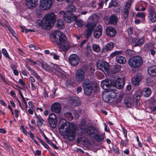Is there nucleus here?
Instances as JSON below:
<instances>
[{
	"instance_id": "obj_1",
	"label": "nucleus",
	"mask_w": 156,
	"mask_h": 156,
	"mask_svg": "<svg viewBox=\"0 0 156 156\" xmlns=\"http://www.w3.org/2000/svg\"><path fill=\"white\" fill-rule=\"evenodd\" d=\"M75 127V124L62 119L60 122L59 132L61 136L66 137L69 141H73L75 138L76 129Z\"/></svg>"
},
{
	"instance_id": "obj_2",
	"label": "nucleus",
	"mask_w": 156,
	"mask_h": 156,
	"mask_svg": "<svg viewBox=\"0 0 156 156\" xmlns=\"http://www.w3.org/2000/svg\"><path fill=\"white\" fill-rule=\"evenodd\" d=\"M51 41L57 44L59 48L65 51L69 48V42L67 41L66 37L62 33L55 31L52 34L51 38Z\"/></svg>"
},
{
	"instance_id": "obj_3",
	"label": "nucleus",
	"mask_w": 156,
	"mask_h": 156,
	"mask_svg": "<svg viewBox=\"0 0 156 156\" xmlns=\"http://www.w3.org/2000/svg\"><path fill=\"white\" fill-rule=\"evenodd\" d=\"M110 83V81H102L101 84V87L107 92L110 93L108 94L103 95L102 98L104 101L108 103H111L114 101L117 97L118 92L116 90H114V87L108 86Z\"/></svg>"
},
{
	"instance_id": "obj_4",
	"label": "nucleus",
	"mask_w": 156,
	"mask_h": 156,
	"mask_svg": "<svg viewBox=\"0 0 156 156\" xmlns=\"http://www.w3.org/2000/svg\"><path fill=\"white\" fill-rule=\"evenodd\" d=\"M55 21V14L53 12H50L46 15L42 20L39 23V27L45 29L47 27H52Z\"/></svg>"
},
{
	"instance_id": "obj_5",
	"label": "nucleus",
	"mask_w": 156,
	"mask_h": 156,
	"mask_svg": "<svg viewBox=\"0 0 156 156\" xmlns=\"http://www.w3.org/2000/svg\"><path fill=\"white\" fill-rule=\"evenodd\" d=\"M143 62V58L139 56H135L132 57L128 61L129 65L134 68L140 67L142 65Z\"/></svg>"
},
{
	"instance_id": "obj_6",
	"label": "nucleus",
	"mask_w": 156,
	"mask_h": 156,
	"mask_svg": "<svg viewBox=\"0 0 156 156\" xmlns=\"http://www.w3.org/2000/svg\"><path fill=\"white\" fill-rule=\"evenodd\" d=\"M110 81V83L108 85L109 87H110V86H113L114 88V90H116L115 89V87L118 89H120L122 88L124 86V79L122 77V78L118 77L117 79L115 80V81L112 82L111 80L107 79L105 80H103L102 81H106L108 82V81Z\"/></svg>"
},
{
	"instance_id": "obj_7",
	"label": "nucleus",
	"mask_w": 156,
	"mask_h": 156,
	"mask_svg": "<svg viewBox=\"0 0 156 156\" xmlns=\"http://www.w3.org/2000/svg\"><path fill=\"white\" fill-rule=\"evenodd\" d=\"M61 17H63L64 20L67 23H71L74 20V17L72 15L71 13H69L68 12L61 11L59 13Z\"/></svg>"
},
{
	"instance_id": "obj_8",
	"label": "nucleus",
	"mask_w": 156,
	"mask_h": 156,
	"mask_svg": "<svg viewBox=\"0 0 156 156\" xmlns=\"http://www.w3.org/2000/svg\"><path fill=\"white\" fill-rule=\"evenodd\" d=\"M40 7L43 10L49 9L52 6V0H40Z\"/></svg>"
},
{
	"instance_id": "obj_9",
	"label": "nucleus",
	"mask_w": 156,
	"mask_h": 156,
	"mask_svg": "<svg viewBox=\"0 0 156 156\" xmlns=\"http://www.w3.org/2000/svg\"><path fill=\"white\" fill-rule=\"evenodd\" d=\"M97 66L99 69L102 71L105 74L109 72V66L108 63L105 62H101L97 63Z\"/></svg>"
},
{
	"instance_id": "obj_10",
	"label": "nucleus",
	"mask_w": 156,
	"mask_h": 156,
	"mask_svg": "<svg viewBox=\"0 0 156 156\" xmlns=\"http://www.w3.org/2000/svg\"><path fill=\"white\" fill-rule=\"evenodd\" d=\"M131 4V1L128 0L127 1L125 5V7L123 9V11L122 13V15L125 19L128 17L129 11L130 8Z\"/></svg>"
},
{
	"instance_id": "obj_11",
	"label": "nucleus",
	"mask_w": 156,
	"mask_h": 156,
	"mask_svg": "<svg viewBox=\"0 0 156 156\" xmlns=\"http://www.w3.org/2000/svg\"><path fill=\"white\" fill-rule=\"evenodd\" d=\"M149 14L148 18L149 20L152 23H154L156 22V14L154 8L150 6L148 9Z\"/></svg>"
},
{
	"instance_id": "obj_12",
	"label": "nucleus",
	"mask_w": 156,
	"mask_h": 156,
	"mask_svg": "<svg viewBox=\"0 0 156 156\" xmlns=\"http://www.w3.org/2000/svg\"><path fill=\"white\" fill-rule=\"evenodd\" d=\"M85 73L84 71L81 69H78L76 71L75 78L76 80L78 82H81L84 79Z\"/></svg>"
},
{
	"instance_id": "obj_13",
	"label": "nucleus",
	"mask_w": 156,
	"mask_h": 156,
	"mask_svg": "<svg viewBox=\"0 0 156 156\" xmlns=\"http://www.w3.org/2000/svg\"><path fill=\"white\" fill-rule=\"evenodd\" d=\"M69 61L70 64L72 66H77L80 62L79 58L75 54H71L69 58Z\"/></svg>"
},
{
	"instance_id": "obj_14",
	"label": "nucleus",
	"mask_w": 156,
	"mask_h": 156,
	"mask_svg": "<svg viewBox=\"0 0 156 156\" xmlns=\"http://www.w3.org/2000/svg\"><path fill=\"white\" fill-rule=\"evenodd\" d=\"M48 121L49 125L52 128H55L57 121V117L55 114L51 113L49 115L48 118Z\"/></svg>"
},
{
	"instance_id": "obj_15",
	"label": "nucleus",
	"mask_w": 156,
	"mask_h": 156,
	"mask_svg": "<svg viewBox=\"0 0 156 156\" xmlns=\"http://www.w3.org/2000/svg\"><path fill=\"white\" fill-rule=\"evenodd\" d=\"M95 26V24L93 23H88L86 25V37L88 38L91 35Z\"/></svg>"
},
{
	"instance_id": "obj_16",
	"label": "nucleus",
	"mask_w": 156,
	"mask_h": 156,
	"mask_svg": "<svg viewBox=\"0 0 156 156\" xmlns=\"http://www.w3.org/2000/svg\"><path fill=\"white\" fill-rule=\"evenodd\" d=\"M38 65L46 71L48 72L53 71V69L51 65H49L48 64L43 63L41 61L38 62Z\"/></svg>"
},
{
	"instance_id": "obj_17",
	"label": "nucleus",
	"mask_w": 156,
	"mask_h": 156,
	"mask_svg": "<svg viewBox=\"0 0 156 156\" xmlns=\"http://www.w3.org/2000/svg\"><path fill=\"white\" fill-rule=\"evenodd\" d=\"M51 109L52 112L59 114L61 111V105L58 102L54 103L51 105Z\"/></svg>"
},
{
	"instance_id": "obj_18",
	"label": "nucleus",
	"mask_w": 156,
	"mask_h": 156,
	"mask_svg": "<svg viewBox=\"0 0 156 156\" xmlns=\"http://www.w3.org/2000/svg\"><path fill=\"white\" fill-rule=\"evenodd\" d=\"M102 27L101 25H98L96 28L94 32V36L96 38H99L102 34Z\"/></svg>"
},
{
	"instance_id": "obj_19",
	"label": "nucleus",
	"mask_w": 156,
	"mask_h": 156,
	"mask_svg": "<svg viewBox=\"0 0 156 156\" xmlns=\"http://www.w3.org/2000/svg\"><path fill=\"white\" fill-rule=\"evenodd\" d=\"M132 43L134 44V46H142L144 42V38H141L138 39L136 38H133L132 40Z\"/></svg>"
},
{
	"instance_id": "obj_20",
	"label": "nucleus",
	"mask_w": 156,
	"mask_h": 156,
	"mask_svg": "<svg viewBox=\"0 0 156 156\" xmlns=\"http://www.w3.org/2000/svg\"><path fill=\"white\" fill-rule=\"evenodd\" d=\"M106 33L108 36L113 37L116 34V31L114 27H109L106 28Z\"/></svg>"
},
{
	"instance_id": "obj_21",
	"label": "nucleus",
	"mask_w": 156,
	"mask_h": 156,
	"mask_svg": "<svg viewBox=\"0 0 156 156\" xmlns=\"http://www.w3.org/2000/svg\"><path fill=\"white\" fill-rule=\"evenodd\" d=\"M38 3V0H26L25 4L29 8L35 7Z\"/></svg>"
},
{
	"instance_id": "obj_22",
	"label": "nucleus",
	"mask_w": 156,
	"mask_h": 156,
	"mask_svg": "<svg viewBox=\"0 0 156 156\" xmlns=\"http://www.w3.org/2000/svg\"><path fill=\"white\" fill-rule=\"evenodd\" d=\"M96 131V128L91 126L88 127L86 129L87 133L90 136H93Z\"/></svg>"
},
{
	"instance_id": "obj_23",
	"label": "nucleus",
	"mask_w": 156,
	"mask_h": 156,
	"mask_svg": "<svg viewBox=\"0 0 156 156\" xmlns=\"http://www.w3.org/2000/svg\"><path fill=\"white\" fill-rule=\"evenodd\" d=\"M141 80L140 76L139 75H136L132 78L131 82L133 85L137 86L139 85Z\"/></svg>"
},
{
	"instance_id": "obj_24",
	"label": "nucleus",
	"mask_w": 156,
	"mask_h": 156,
	"mask_svg": "<svg viewBox=\"0 0 156 156\" xmlns=\"http://www.w3.org/2000/svg\"><path fill=\"white\" fill-rule=\"evenodd\" d=\"M70 103L73 106H76L80 104L79 98L77 97H73L71 98Z\"/></svg>"
},
{
	"instance_id": "obj_25",
	"label": "nucleus",
	"mask_w": 156,
	"mask_h": 156,
	"mask_svg": "<svg viewBox=\"0 0 156 156\" xmlns=\"http://www.w3.org/2000/svg\"><path fill=\"white\" fill-rule=\"evenodd\" d=\"M148 73L152 76H156V66L148 68L147 69Z\"/></svg>"
},
{
	"instance_id": "obj_26",
	"label": "nucleus",
	"mask_w": 156,
	"mask_h": 156,
	"mask_svg": "<svg viewBox=\"0 0 156 156\" xmlns=\"http://www.w3.org/2000/svg\"><path fill=\"white\" fill-rule=\"evenodd\" d=\"M124 104L128 108H130L133 105V100L129 98H126L124 99Z\"/></svg>"
},
{
	"instance_id": "obj_27",
	"label": "nucleus",
	"mask_w": 156,
	"mask_h": 156,
	"mask_svg": "<svg viewBox=\"0 0 156 156\" xmlns=\"http://www.w3.org/2000/svg\"><path fill=\"white\" fill-rule=\"evenodd\" d=\"M83 81L82 86L83 88L92 86V83L88 78H86Z\"/></svg>"
},
{
	"instance_id": "obj_28",
	"label": "nucleus",
	"mask_w": 156,
	"mask_h": 156,
	"mask_svg": "<svg viewBox=\"0 0 156 156\" xmlns=\"http://www.w3.org/2000/svg\"><path fill=\"white\" fill-rule=\"evenodd\" d=\"M116 62L120 64H124L126 62L125 58L121 55H118L115 57Z\"/></svg>"
},
{
	"instance_id": "obj_29",
	"label": "nucleus",
	"mask_w": 156,
	"mask_h": 156,
	"mask_svg": "<svg viewBox=\"0 0 156 156\" xmlns=\"http://www.w3.org/2000/svg\"><path fill=\"white\" fill-rule=\"evenodd\" d=\"M118 18L115 15H112L111 16L109 19V22L113 24H115L117 23Z\"/></svg>"
},
{
	"instance_id": "obj_30",
	"label": "nucleus",
	"mask_w": 156,
	"mask_h": 156,
	"mask_svg": "<svg viewBox=\"0 0 156 156\" xmlns=\"http://www.w3.org/2000/svg\"><path fill=\"white\" fill-rule=\"evenodd\" d=\"M104 136L102 134H96L94 135V138L98 142L102 141L104 139Z\"/></svg>"
},
{
	"instance_id": "obj_31",
	"label": "nucleus",
	"mask_w": 156,
	"mask_h": 156,
	"mask_svg": "<svg viewBox=\"0 0 156 156\" xmlns=\"http://www.w3.org/2000/svg\"><path fill=\"white\" fill-rule=\"evenodd\" d=\"M57 27L60 29H63L65 27L64 22L60 19H58L57 21Z\"/></svg>"
},
{
	"instance_id": "obj_32",
	"label": "nucleus",
	"mask_w": 156,
	"mask_h": 156,
	"mask_svg": "<svg viewBox=\"0 0 156 156\" xmlns=\"http://www.w3.org/2000/svg\"><path fill=\"white\" fill-rule=\"evenodd\" d=\"M113 46L114 44L112 42H111L108 44L104 47V51L105 52L111 50L113 48Z\"/></svg>"
},
{
	"instance_id": "obj_33",
	"label": "nucleus",
	"mask_w": 156,
	"mask_h": 156,
	"mask_svg": "<svg viewBox=\"0 0 156 156\" xmlns=\"http://www.w3.org/2000/svg\"><path fill=\"white\" fill-rule=\"evenodd\" d=\"M68 10L66 12H68L69 13H71L75 12L76 10V7L72 4H69L68 6Z\"/></svg>"
},
{
	"instance_id": "obj_34",
	"label": "nucleus",
	"mask_w": 156,
	"mask_h": 156,
	"mask_svg": "<svg viewBox=\"0 0 156 156\" xmlns=\"http://www.w3.org/2000/svg\"><path fill=\"white\" fill-rule=\"evenodd\" d=\"M83 90L85 94L87 96H89L91 94L93 89L92 87H83Z\"/></svg>"
},
{
	"instance_id": "obj_35",
	"label": "nucleus",
	"mask_w": 156,
	"mask_h": 156,
	"mask_svg": "<svg viewBox=\"0 0 156 156\" xmlns=\"http://www.w3.org/2000/svg\"><path fill=\"white\" fill-rule=\"evenodd\" d=\"M36 117L37 119V124L38 126H41L43 125V122L44 120L41 117V116L37 115Z\"/></svg>"
},
{
	"instance_id": "obj_36",
	"label": "nucleus",
	"mask_w": 156,
	"mask_h": 156,
	"mask_svg": "<svg viewBox=\"0 0 156 156\" xmlns=\"http://www.w3.org/2000/svg\"><path fill=\"white\" fill-rule=\"evenodd\" d=\"M65 117L69 121H71L73 119V117L71 113L66 112L64 114Z\"/></svg>"
},
{
	"instance_id": "obj_37",
	"label": "nucleus",
	"mask_w": 156,
	"mask_h": 156,
	"mask_svg": "<svg viewBox=\"0 0 156 156\" xmlns=\"http://www.w3.org/2000/svg\"><path fill=\"white\" fill-rule=\"evenodd\" d=\"M144 95L146 97H149L151 94V89L148 87L145 88L144 90Z\"/></svg>"
},
{
	"instance_id": "obj_38",
	"label": "nucleus",
	"mask_w": 156,
	"mask_h": 156,
	"mask_svg": "<svg viewBox=\"0 0 156 156\" xmlns=\"http://www.w3.org/2000/svg\"><path fill=\"white\" fill-rule=\"evenodd\" d=\"M122 52H123L122 51H116L112 53L110 55V56L112 58H113L117 55H119L122 54Z\"/></svg>"
},
{
	"instance_id": "obj_39",
	"label": "nucleus",
	"mask_w": 156,
	"mask_h": 156,
	"mask_svg": "<svg viewBox=\"0 0 156 156\" xmlns=\"http://www.w3.org/2000/svg\"><path fill=\"white\" fill-rule=\"evenodd\" d=\"M125 53L126 55L130 56H132L134 54L135 51L133 50L129 49L125 51Z\"/></svg>"
},
{
	"instance_id": "obj_40",
	"label": "nucleus",
	"mask_w": 156,
	"mask_h": 156,
	"mask_svg": "<svg viewBox=\"0 0 156 156\" xmlns=\"http://www.w3.org/2000/svg\"><path fill=\"white\" fill-rule=\"evenodd\" d=\"M93 50L96 52H99L101 50L99 46L97 44H93L92 45Z\"/></svg>"
},
{
	"instance_id": "obj_41",
	"label": "nucleus",
	"mask_w": 156,
	"mask_h": 156,
	"mask_svg": "<svg viewBox=\"0 0 156 156\" xmlns=\"http://www.w3.org/2000/svg\"><path fill=\"white\" fill-rule=\"evenodd\" d=\"M118 5L117 1L115 0H112L109 4V8H111L112 7H115Z\"/></svg>"
},
{
	"instance_id": "obj_42",
	"label": "nucleus",
	"mask_w": 156,
	"mask_h": 156,
	"mask_svg": "<svg viewBox=\"0 0 156 156\" xmlns=\"http://www.w3.org/2000/svg\"><path fill=\"white\" fill-rule=\"evenodd\" d=\"M152 45L151 43H149L146 44L144 46V49L146 50H149L152 48Z\"/></svg>"
},
{
	"instance_id": "obj_43",
	"label": "nucleus",
	"mask_w": 156,
	"mask_h": 156,
	"mask_svg": "<svg viewBox=\"0 0 156 156\" xmlns=\"http://www.w3.org/2000/svg\"><path fill=\"white\" fill-rule=\"evenodd\" d=\"M121 7L120 5H117L113 8V10L115 12L120 13V9Z\"/></svg>"
},
{
	"instance_id": "obj_44",
	"label": "nucleus",
	"mask_w": 156,
	"mask_h": 156,
	"mask_svg": "<svg viewBox=\"0 0 156 156\" xmlns=\"http://www.w3.org/2000/svg\"><path fill=\"white\" fill-rule=\"evenodd\" d=\"M75 21L76 24L79 27H81L83 25L84 23L82 20H76Z\"/></svg>"
},
{
	"instance_id": "obj_45",
	"label": "nucleus",
	"mask_w": 156,
	"mask_h": 156,
	"mask_svg": "<svg viewBox=\"0 0 156 156\" xmlns=\"http://www.w3.org/2000/svg\"><path fill=\"white\" fill-rule=\"evenodd\" d=\"M2 52L3 54L7 58H9L10 59H11L10 57L9 56V55L7 51L6 50L5 48L2 49Z\"/></svg>"
},
{
	"instance_id": "obj_46",
	"label": "nucleus",
	"mask_w": 156,
	"mask_h": 156,
	"mask_svg": "<svg viewBox=\"0 0 156 156\" xmlns=\"http://www.w3.org/2000/svg\"><path fill=\"white\" fill-rule=\"evenodd\" d=\"M129 140L128 139H125L124 140H122L121 142V144L123 147H126L128 143Z\"/></svg>"
},
{
	"instance_id": "obj_47",
	"label": "nucleus",
	"mask_w": 156,
	"mask_h": 156,
	"mask_svg": "<svg viewBox=\"0 0 156 156\" xmlns=\"http://www.w3.org/2000/svg\"><path fill=\"white\" fill-rule=\"evenodd\" d=\"M136 16L137 17H140L142 18H144L145 17V15L143 12H138L136 15Z\"/></svg>"
},
{
	"instance_id": "obj_48",
	"label": "nucleus",
	"mask_w": 156,
	"mask_h": 156,
	"mask_svg": "<svg viewBox=\"0 0 156 156\" xmlns=\"http://www.w3.org/2000/svg\"><path fill=\"white\" fill-rule=\"evenodd\" d=\"M81 129L83 130H85L86 129V123L84 122L83 123H81L80 126Z\"/></svg>"
},
{
	"instance_id": "obj_49",
	"label": "nucleus",
	"mask_w": 156,
	"mask_h": 156,
	"mask_svg": "<svg viewBox=\"0 0 156 156\" xmlns=\"http://www.w3.org/2000/svg\"><path fill=\"white\" fill-rule=\"evenodd\" d=\"M4 146L5 148L8 151H10L11 149V148L10 147V146L8 145L6 143H4Z\"/></svg>"
},
{
	"instance_id": "obj_50",
	"label": "nucleus",
	"mask_w": 156,
	"mask_h": 156,
	"mask_svg": "<svg viewBox=\"0 0 156 156\" xmlns=\"http://www.w3.org/2000/svg\"><path fill=\"white\" fill-rule=\"evenodd\" d=\"M122 96L121 95H119L116 100V103H120L122 100Z\"/></svg>"
},
{
	"instance_id": "obj_51",
	"label": "nucleus",
	"mask_w": 156,
	"mask_h": 156,
	"mask_svg": "<svg viewBox=\"0 0 156 156\" xmlns=\"http://www.w3.org/2000/svg\"><path fill=\"white\" fill-rule=\"evenodd\" d=\"M41 143L46 148L48 149V151H49V150L50 149L49 146L46 144L44 141H42L41 142Z\"/></svg>"
},
{
	"instance_id": "obj_52",
	"label": "nucleus",
	"mask_w": 156,
	"mask_h": 156,
	"mask_svg": "<svg viewBox=\"0 0 156 156\" xmlns=\"http://www.w3.org/2000/svg\"><path fill=\"white\" fill-rule=\"evenodd\" d=\"M51 55L53 56V58L56 60H57L58 59V58H59V56L58 55H57L56 54L53 53H51Z\"/></svg>"
},
{
	"instance_id": "obj_53",
	"label": "nucleus",
	"mask_w": 156,
	"mask_h": 156,
	"mask_svg": "<svg viewBox=\"0 0 156 156\" xmlns=\"http://www.w3.org/2000/svg\"><path fill=\"white\" fill-rule=\"evenodd\" d=\"M8 29L9 31L13 35V36L15 37V35L16 34L15 32L10 27L8 28Z\"/></svg>"
},
{
	"instance_id": "obj_54",
	"label": "nucleus",
	"mask_w": 156,
	"mask_h": 156,
	"mask_svg": "<svg viewBox=\"0 0 156 156\" xmlns=\"http://www.w3.org/2000/svg\"><path fill=\"white\" fill-rule=\"evenodd\" d=\"M128 33L129 34H133V29L131 28H129L127 30Z\"/></svg>"
},
{
	"instance_id": "obj_55",
	"label": "nucleus",
	"mask_w": 156,
	"mask_h": 156,
	"mask_svg": "<svg viewBox=\"0 0 156 156\" xmlns=\"http://www.w3.org/2000/svg\"><path fill=\"white\" fill-rule=\"evenodd\" d=\"M33 76H34L37 79L40 80L41 81V79L37 73H34Z\"/></svg>"
},
{
	"instance_id": "obj_56",
	"label": "nucleus",
	"mask_w": 156,
	"mask_h": 156,
	"mask_svg": "<svg viewBox=\"0 0 156 156\" xmlns=\"http://www.w3.org/2000/svg\"><path fill=\"white\" fill-rule=\"evenodd\" d=\"M21 128L22 129V131L23 134L26 135H27V132L24 128V126H21Z\"/></svg>"
},
{
	"instance_id": "obj_57",
	"label": "nucleus",
	"mask_w": 156,
	"mask_h": 156,
	"mask_svg": "<svg viewBox=\"0 0 156 156\" xmlns=\"http://www.w3.org/2000/svg\"><path fill=\"white\" fill-rule=\"evenodd\" d=\"M35 32V31L34 30L29 29H25V32L26 33H27L28 32Z\"/></svg>"
},
{
	"instance_id": "obj_58",
	"label": "nucleus",
	"mask_w": 156,
	"mask_h": 156,
	"mask_svg": "<svg viewBox=\"0 0 156 156\" xmlns=\"http://www.w3.org/2000/svg\"><path fill=\"white\" fill-rule=\"evenodd\" d=\"M82 90V88L81 87H78L76 92L77 94L80 92Z\"/></svg>"
},
{
	"instance_id": "obj_59",
	"label": "nucleus",
	"mask_w": 156,
	"mask_h": 156,
	"mask_svg": "<svg viewBox=\"0 0 156 156\" xmlns=\"http://www.w3.org/2000/svg\"><path fill=\"white\" fill-rule=\"evenodd\" d=\"M150 51L152 55H155V51L154 49L151 48L150 50Z\"/></svg>"
},
{
	"instance_id": "obj_60",
	"label": "nucleus",
	"mask_w": 156,
	"mask_h": 156,
	"mask_svg": "<svg viewBox=\"0 0 156 156\" xmlns=\"http://www.w3.org/2000/svg\"><path fill=\"white\" fill-rule=\"evenodd\" d=\"M126 89L128 91L130 90L131 89V86L130 84H128L126 86Z\"/></svg>"
},
{
	"instance_id": "obj_61",
	"label": "nucleus",
	"mask_w": 156,
	"mask_h": 156,
	"mask_svg": "<svg viewBox=\"0 0 156 156\" xmlns=\"http://www.w3.org/2000/svg\"><path fill=\"white\" fill-rule=\"evenodd\" d=\"M29 80L31 81V82H35V80L34 77L33 76H31L29 78Z\"/></svg>"
},
{
	"instance_id": "obj_62",
	"label": "nucleus",
	"mask_w": 156,
	"mask_h": 156,
	"mask_svg": "<svg viewBox=\"0 0 156 156\" xmlns=\"http://www.w3.org/2000/svg\"><path fill=\"white\" fill-rule=\"evenodd\" d=\"M19 82L20 84H22L23 85H25V83L21 79H20L19 81Z\"/></svg>"
},
{
	"instance_id": "obj_63",
	"label": "nucleus",
	"mask_w": 156,
	"mask_h": 156,
	"mask_svg": "<svg viewBox=\"0 0 156 156\" xmlns=\"http://www.w3.org/2000/svg\"><path fill=\"white\" fill-rule=\"evenodd\" d=\"M28 134L30 135V137L31 138H32V139H34L33 138L34 137V136L33 133L30 131L28 132Z\"/></svg>"
},
{
	"instance_id": "obj_64",
	"label": "nucleus",
	"mask_w": 156,
	"mask_h": 156,
	"mask_svg": "<svg viewBox=\"0 0 156 156\" xmlns=\"http://www.w3.org/2000/svg\"><path fill=\"white\" fill-rule=\"evenodd\" d=\"M21 73L23 75L26 76H27V73H26V72L24 70L22 69L21 70Z\"/></svg>"
}]
</instances>
